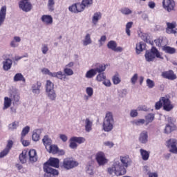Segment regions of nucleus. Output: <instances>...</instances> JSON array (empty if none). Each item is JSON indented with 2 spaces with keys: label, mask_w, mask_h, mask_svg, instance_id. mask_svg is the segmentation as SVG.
<instances>
[{
  "label": "nucleus",
  "mask_w": 177,
  "mask_h": 177,
  "mask_svg": "<svg viewBox=\"0 0 177 177\" xmlns=\"http://www.w3.org/2000/svg\"><path fill=\"white\" fill-rule=\"evenodd\" d=\"M59 160L56 158H50V160L44 164L43 169H44V177H55L59 175V171L52 168H59Z\"/></svg>",
  "instance_id": "nucleus-1"
},
{
  "label": "nucleus",
  "mask_w": 177,
  "mask_h": 177,
  "mask_svg": "<svg viewBox=\"0 0 177 177\" xmlns=\"http://www.w3.org/2000/svg\"><path fill=\"white\" fill-rule=\"evenodd\" d=\"M115 120L111 112H107L103 120L102 129L106 132L111 131L113 129Z\"/></svg>",
  "instance_id": "nucleus-2"
},
{
  "label": "nucleus",
  "mask_w": 177,
  "mask_h": 177,
  "mask_svg": "<svg viewBox=\"0 0 177 177\" xmlns=\"http://www.w3.org/2000/svg\"><path fill=\"white\" fill-rule=\"evenodd\" d=\"M79 162L75 160L73 158L67 157L64 158L62 161V168L66 169V171H69L70 169H73V168H76L78 167Z\"/></svg>",
  "instance_id": "nucleus-3"
},
{
  "label": "nucleus",
  "mask_w": 177,
  "mask_h": 177,
  "mask_svg": "<svg viewBox=\"0 0 177 177\" xmlns=\"http://www.w3.org/2000/svg\"><path fill=\"white\" fill-rule=\"evenodd\" d=\"M156 57L157 58L163 59V57L161 56L160 52L155 47H153L151 49V51H147L145 55V59L147 62L153 61Z\"/></svg>",
  "instance_id": "nucleus-4"
},
{
  "label": "nucleus",
  "mask_w": 177,
  "mask_h": 177,
  "mask_svg": "<svg viewBox=\"0 0 177 177\" xmlns=\"http://www.w3.org/2000/svg\"><path fill=\"white\" fill-rule=\"evenodd\" d=\"M86 139L83 137H76L73 136L69 139V147L70 149H77L78 144L84 143Z\"/></svg>",
  "instance_id": "nucleus-5"
},
{
  "label": "nucleus",
  "mask_w": 177,
  "mask_h": 177,
  "mask_svg": "<svg viewBox=\"0 0 177 177\" xmlns=\"http://www.w3.org/2000/svg\"><path fill=\"white\" fill-rule=\"evenodd\" d=\"M95 161L100 167H103L108 163L109 160L106 157V154L102 151H99L95 154Z\"/></svg>",
  "instance_id": "nucleus-6"
},
{
  "label": "nucleus",
  "mask_w": 177,
  "mask_h": 177,
  "mask_svg": "<svg viewBox=\"0 0 177 177\" xmlns=\"http://www.w3.org/2000/svg\"><path fill=\"white\" fill-rule=\"evenodd\" d=\"M162 103L163 109L166 111H170L174 108V105L171 103L169 97L167 95L160 97Z\"/></svg>",
  "instance_id": "nucleus-7"
},
{
  "label": "nucleus",
  "mask_w": 177,
  "mask_h": 177,
  "mask_svg": "<svg viewBox=\"0 0 177 177\" xmlns=\"http://www.w3.org/2000/svg\"><path fill=\"white\" fill-rule=\"evenodd\" d=\"M113 166L115 169L117 173V176H120L122 175H125L127 170L126 168L122 165L120 160H115L113 163Z\"/></svg>",
  "instance_id": "nucleus-8"
},
{
  "label": "nucleus",
  "mask_w": 177,
  "mask_h": 177,
  "mask_svg": "<svg viewBox=\"0 0 177 177\" xmlns=\"http://www.w3.org/2000/svg\"><path fill=\"white\" fill-rule=\"evenodd\" d=\"M176 6V3L174 0H163L162 7L167 12H170L174 10Z\"/></svg>",
  "instance_id": "nucleus-9"
},
{
  "label": "nucleus",
  "mask_w": 177,
  "mask_h": 177,
  "mask_svg": "<svg viewBox=\"0 0 177 177\" xmlns=\"http://www.w3.org/2000/svg\"><path fill=\"white\" fill-rule=\"evenodd\" d=\"M120 161L124 168H128L132 164V160L128 155L120 156Z\"/></svg>",
  "instance_id": "nucleus-10"
},
{
  "label": "nucleus",
  "mask_w": 177,
  "mask_h": 177,
  "mask_svg": "<svg viewBox=\"0 0 177 177\" xmlns=\"http://www.w3.org/2000/svg\"><path fill=\"white\" fill-rule=\"evenodd\" d=\"M107 48L115 51V52H122L123 51V48L118 46L117 42L115 41H110L107 43L106 45Z\"/></svg>",
  "instance_id": "nucleus-11"
},
{
  "label": "nucleus",
  "mask_w": 177,
  "mask_h": 177,
  "mask_svg": "<svg viewBox=\"0 0 177 177\" xmlns=\"http://www.w3.org/2000/svg\"><path fill=\"white\" fill-rule=\"evenodd\" d=\"M19 8H21L24 12H30L32 9V5L30 2L26 1H21L19 3Z\"/></svg>",
  "instance_id": "nucleus-12"
},
{
  "label": "nucleus",
  "mask_w": 177,
  "mask_h": 177,
  "mask_svg": "<svg viewBox=\"0 0 177 177\" xmlns=\"http://www.w3.org/2000/svg\"><path fill=\"white\" fill-rule=\"evenodd\" d=\"M101 12H95L91 17V24L92 26H97L99 21L102 19Z\"/></svg>",
  "instance_id": "nucleus-13"
},
{
  "label": "nucleus",
  "mask_w": 177,
  "mask_h": 177,
  "mask_svg": "<svg viewBox=\"0 0 177 177\" xmlns=\"http://www.w3.org/2000/svg\"><path fill=\"white\" fill-rule=\"evenodd\" d=\"M40 19H41V22H43V24L47 26H50L53 24V18L51 15H44L41 16V18H40Z\"/></svg>",
  "instance_id": "nucleus-14"
},
{
  "label": "nucleus",
  "mask_w": 177,
  "mask_h": 177,
  "mask_svg": "<svg viewBox=\"0 0 177 177\" xmlns=\"http://www.w3.org/2000/svg\"><path fill=\"white\" fill-rule=\"evenodd\" d=\"M42 84L41 82H37L32 85V93L35 95H39L41 93Z\"/></svg>",
  "instance_id": "nucleus-15"
},
{
  "label": "nucleus",
  "mask_w": 177,
  "mask_h": 177,
  "mask_svg": "<svg viewBox=\"0 0 177 177\" xmlns=\"http://www.w3.org/2000/svg\"><path fill=\"white\" fill-rule=\"evenodd\" d=\"M148 132L147 131H142L139 135L138 140L142 144H146L148 142Z\"/></svg>",
  "instance_id": "nucleus-16"
},
{
  "label": "nucleus",
  "mask_w": 177,
  "mask_h": 177,
  "mask_svg": "<svg viewBox=\"0 0 177 177\" xmlns=\"http://www.w3.org/2000/svg\"><path fill=\"white\" fill-rule=\"evenodd\" d=\"M21 42V38L20 37L14 36L11 41H10V46H11V48H17Z\"/></svg>",
  "instance_id": "nucleus-17"
},
{
  "label": "nucleus",
  "mask_w": 177,
  "mask_h": 177,
  "mask_svg": "<svg viewBox=\"0 0 177 177\" xmlns=\"http://www.w3.org/2000/svg\"><path fill=\"white\" fill-rule=\"evenodd\" d=\"M7 7L6 6L1 7L0 9V26L3 24L6 18Z\"/></svg>",
  "instance_id": "nucleus-18"
},
{
  "label": "nucleus",
  "mask_w": 177,
  "mask_h": 177,
  "mask_svg": "<svg viewBox=\"0 0 177 177\" xmlns=\"http://www.w3.org/2000/svg\"><path fill=\"white\" fill-rule=\"evenodd\" d=\"M162 76L164 78H167L170 80H174L176 79V75L172 71H165L162 73Z\"/></svg>",
  "instance_id": "nucleus-19"
},
{
  "label": "nucleus",
  "mask_w": 177,
  "mask_h": 177,
  "mask_svg": "<svg viewBox=\"0 0 177 177\" xmlns=\"http://www.w3.org/2000/svg\"><path fill=\"white\" fill-rule=\"evenodd\" d=\"M12 65V60L11 59H6L3 61V70L8 71H9Z\"/></svg>",
  "instance_id": "nucleus-20"
},
{
  "label": "nucleus",
  "mask_w": 177,
  "mask_h": 177,
  "mask_svg": "<svg viewBox=\"0 0 177 177\" xmlns=\"http://www.w3.org/2000/svg\"><path fill=\"white\" fill-rule=\"evenodd\" d=\"M37 160V151L35 149H30L29 151V161L30 162H36Z\"/></svg>",
  "instance_id": "nucleus-21"
},
{
  "label": "nucleus",
  "mask_w": 177,
  "mask_h": 177,
  "mask_svg": "<svg viewBox=\"0 0 177 177\" xmlns=\"http://www.w3.org/2000/svg\"><path fill=\"white\" fill-rule=\"evenodd\" d=\"M46 95L51 101H55L57 97L55 90L46 91Z\"/></svg>",
  "instance_id": "nucleus-22"
},
{
  "label": "nucleus",
  "mask_w": 177,
  "mask_h": 177,
  "mask_svg": "<svg viewBox=\"0 0 177 177\" xmlns=\"http://www.w3.org/2000/svg\"><path fill=\"white\" fill-rule=\"evenodd\" d=\"M93 121L89 118H86L84 120V128L86 132H90L92 131Z\"/></svg>",
  "instance_id": "nucleus-23"
},
{
  "label": "nucleus",
  "mask_w": 177,
  "mask_h": 177,
  "mask_svg": "<svg viewBox=\"0 0 177 177\" xmlns=\"http://www.w3.org/2000/svg\"><path fill=\"white\" fill-rule=\"evenodd\" d=\"M82 45L84 46H86L88 45L91 44L93 41L91 37V34H88V33L86 34V35L84 36V39H82Z\"/></svg>",
  "instance_id": "nucleus-24"
},
{
  "label": "nucleus",
  "mask_w": 177,
  "mask_h": 177,
  "mask_svg": "<svg viewBox=\"0 0 177 177\" xmlns=\"http://www.w3.org/2000/svg\"><path fill=\"white\" fill-rule=\"evenodd\" d=\"M58 147L55 145H50V146H46V150L51 154H57Z\"/></svg>",
  "instance_id": "nucleus-25"
},
{
  "label": "nucleus",
  "mask_w": 177,
  "mask_h": 177,
  "mask_svg": "<svg viewBox=\"0 0 177 177\" xmlns=\"http://www.w3.org/2000/svg\"><path fill=\"white\" fill-rule=\"evenodd\" d=\"M53 77H57L61 80L66 81V75L62 71L54 72L53 73Z\"/></svg>",
  "instance_id": "nucleus-26"
},
{
  "label": "nucleus",
  "mask_w": 177,
  "mask_h": 177,
  "mask_svg": "<svg viewBox=\"0 0 177 177\" xmlns=\"http://www.w3.org/2000/svg\"><path fill=\"white\" fill-rule=\"evenodd\" d=\"M145 48H146L145 44H143L142 42H139L136 44V54L138 55L140 54L141 52L145 49Z\"/></svg>",
  "instance_id": "nucleus-27"
},
{
  "label": "nucleus",
  "mask_w": 177,
  "mask_h": 177,
  "mask_svg": "<svg viewBox=\"0 0 177 177\" xmlns=\"http://www.w3.org/2000/svg\"><path fill=\"white\" fill-rule=\"evenodd\" d=\"M140 154L143 161H147L149 160L150 154L147 151L140 149Z\"/></svg>",
  "instance_id": "nucleus-28"
},
{
  "label": "nucleus",
  "mask_w": 177,
  "mask_h": 177,
  "mask_svg": "<svg viewBox=\"0 0 177 177\" xmlns=\"http://www.w3.org/2000/svg\"><path fill=\"white\" fill-rule=\"evenodd\" d=\"M145 125H148L149 123H151L154 120L155 115L153 113H149L145 116Z\"/></svg>",
  "instance_id": "nucleus-29"
},
{
  "label": "nucleus",
  "mask_w": 177,
  "mask_h": 177,
  "mask_svg": "<svg viewBox=\"0 0 177 177\" xmlns=\"http://www.w3.org/2000/svg\"><path fill=\"white\" fill-rule=\"evenodd\" d=\"M41 133V129H36L33 131V134L32 135V140H33V141L39 140Z\"/></svg>",
  "instance_id": "nucleus-30"
},
{
  "label": "nucleus",
  "mask_w": 177,
  "mask_h": 177,
  "mask_svg": "<svg viewBox=\"0 0 177 177\" xmlns=\"http://www.w3.org/2000/svg\"><path fill=\"white\" fill-rule=\"evenodd\" d=\"M120 12L122 15H123L124 16H129V15H131V14H133V10L129 8L128 7L122 8L120 10Z\"/></svg>",
  "instance_id": "nucleus-31"
},
{
  "label": "nucleus",
  "mask_w": 177,
  "mask_h": 177,
  "mask_svg": "<svg viewBox=\"0 0 177 177\" xmlns=\"http://www.w3.org/2000/svg\"><path fill=\"white\" fill-rule=\"evenodd\" d=\"M11 105H12V99L8 97H4V104L3 106V110H6L8 109L9 107H10Z\"/></svg>",
  "instance_id": "nucleus-32"
},
{
  "label": "nucleus",
  "mask_w": 177,
  "mask_h": 177,
  "mask_svg": "<svg viewBox=\"0 0 177 177\" xmlns=\"http://www.w3.org/2000/svg\"><path fill=\"white\" fill-rule=\"evenodd\" d=\"M176 129V125L167 124H166L165 128L164 129V133L168 134L171 133L172 131H174Z\"/></svg>",
  "instance_id": "nucleus-33"
},
{
  "label": "nucleus",
  "mask_w": 177,
  "mask_h": 177,
  "mask_svg": "<svg viewBox=\"0 0 177 177\" xmlns=\"http://www.w3.org/2000/svg\"><path fill=\"white\" fill-rule=\"evenodd\" d=\"M96 75L97 73L95 72V70L94 68H91L90 70L86 72L85 77L87 79H91Z\"/></svg>",
  "instance_id": "nucleus-34"
},
{
  "label": "nucleus",
  "mask_w": 177,
  "mask_h": 177,
  "mask_svg": "<svg viewBox=\"0 0 177 177\" xmlns=\"http://www.w3.org/2000/svg\"><path fill=\"white\" fill-rule=\"evenodd\" d=\"M12 96V103L14 104H17L20 100V96L17 91L12 92V94H11Z\"/></svg>",
  "instance_id": "nucleus-35"
},
{
  "label": "nucleus",
  "mask_w": 177,
  "mask_h": 177,
  "mask_svg": "<svg viewBox=\"0 0 177 177\" xmlns=\"http://www.w3.org/2000/svg\"><path fill=\"white\" fill-rule=\"evenodd\" d=\"M106 68V65L104 64H97V66L93 68L97 73H102V72L105 71Z\"/></svg>",
  "instance_id": "nucleus-36"
},
{
  "label": "nucleus",
  "mask_w": 177,
  "mask_h": 177,
  "mask_svg": "<svg viewBox=\"0 0 177 177\" xmlns=\"http://www.w3.org/2000/svg\"><path fill=\"white\" fill-rule=\"evenodd\" d=\"M162 50L168 54H174L176 53V48L169 47L168 46H165L162 47Z\"/></svg>",
  "instance_id": "nucleus-37"
},
{
  "label": "nucleus",
  "mask_w": 177,
  "mask_h": 177,
  "mask_svg": "<svg viewBox=\"0 0 177 177\" xmlns=\"http://www.w3.org/2000/svg\"><path fill=\"white\" fill-rule=\"evenodd\" d=\"M177 145V140L176 139H169V140L167 141L166 142V146L169 149L175 147Z\"/></svg>",
  "instance_id": "nucleus-38"
},
{
  "label": "nucleus",
  "mask_w": 177,
  "mask_h": 177,
  "mask_svg": "<svg viewBox=\"0 0 177 177\" xmlns=\"http://www.w3.org/2000/svg\"><path fill=\"white\" fill-rule=\"evenodd\" d=\"M55 90V84L50 80L46 82V92Z\"/></svg>",
  "instance_id": "nucleus-39"
},
{
  "label": "nucleus",
  "mask_w": 177,
  "mask_h": 177,
  "mask_svg": "<svg viewBox=\"0 0 177 177\" xmlns=\"http://www.w3.org/2000/svg\"><path fill=\"white\" fill-rule=\"evenodd\" d=\"M19 126V121H14L12 123H10L8 124V130L10 131H14L16 130Z\"/></svg>",
  "instance_id": "nucleus-40"
},
{
  "label": "nucleus",
  "mask_w": 177,
  "mask_h": 177,
  "mask_svg": "<svg viewBox=\"0 0 177 177\" xmlns=\"http://www.w3.org/2000/svg\"><path fill=\"white\" fill-rule=\"evenodd\" d=\"M111 80L114 85L120 84L121 82V78L120 77V75L116 73L112 77Z\"/></svg>",
  "instance_id": "nucleus-41"
},
{
  "label": "nucleus",
  "mask_w": 177,
  "mask_h": 177,
  "mask_svg": "<svg viewBox=\"0 0 177 177\" xmlns=\"http://www.w3.org/2000/svg\"><path fill=\"white\" fill-rule=\"evenodd\" d=\"M42 140L43 144H44V146H46V149L47 146L49 147L52 145V140L48 136H45Z\"/></svg>",
  "instance_id": "nucleus-42"
},
{
  "label": "nucleus",
  "mask_w": 177,
  "mask_h": 177,
  "mask_svg": "<svg viewBox=\"0 0 177 177\" xmlns=\"http://www.w3.org/2000/svg\"><path fill=\"white\" fill-rule=\"evenodd\" d=\"M107 173L109 174V175H111V176H115V175L116 176H118V173L116 172V170L114 168L113 165H112L111 167H109L107 169Z\"/></svg>",
  "instance_id": "nucleus-43"
},
{
  "label": "nucleus",
  "mask_w": 177,
  "mask_h": 177,
  "mask_svg": "<svg viewBox=\"0 0 177 177\" xmlns=\"http://www.w3.org/2000/svg\"><path fill=\"white\" fill-rule=\"evenodd\" d=\"M106 78L104 73H98L95 77L97 82H103Z\"/></svg>",
  "instance_id": "nucleus-44"
},
{
  "label": "nucleus",
  "mask_w": 177,
  "mask_h": 177,
  "mask_svg": "<svg viewBox=\"0 0 177 177\" xmlns=\"http://www.w3.org/2000/svg\"><path fill=\"white\" fill-rule=\"evenodd\" d=\"M75 6H76L77 13L84 11L86 8L85 6L82 3V2L75 3Z\"/></svg>",
  "instance_id": "nucleus-45"
},
{
  "label": "nucleus",
  "mask_w": 177,
  "mask_h": 177,
  "mask_svg": "<svg viewBox=\"0 0 177 177\" xmlns=\"http://www.w3.org/2000/svg\"><path fill=\"white\" fill-rule=\"evenodd\" d=\"M133 25V21H129L126 24L125 32L128 36H131V30L130 28H132Z\"/></svg>",
  "instance_id": "nucleus-46"
},
{
  "label": "nucleus",
  "mask_w": 177,
  "mask_h": 177,
  "mask_svg": "<svg viewBox=\"0 0 177 177\" xmlns=\"http://www.w3.org/2000/svg\"><path fill=\"white\" fill-rule=\"evenodd\" d=\"M14 81L15 82H18V81L25 82L26 80L21 73H17V74H15V76H14Z\"/></svg>",
  "instance_id": "nucleus-47"
},
{
  "label": "nucleus",
  "mask_w": 177,
  "mask_h": 177,
  "mask_svg": "<svg viewBox=\"0 0 177 177\" xmlns=\"http://www.w3.org/2000/svg\"><path fill=\"white\" fill-rule=\"evenodd\" d=\"M145 123V120L144 119H138L132 121V124L134 126H142Z\"/></svg>",
  "instance_id": "nucleus-48"
},
{
  "label": "nucleus",
  "mask_w": 177,
  "mask_h": 177,
  "mask_svg": "<svg viewBox=\"0 0 177 177\" xmlns=\"http://www.w3.org/2000/svg\"><path fill=\"white\" fill-rule=\"evenodd\" d=\"M55 0H48V2L47 3V6L48 7V10L50 11H53L55 10Z\"/></svg>",
  "instance_id": "nucleus-49"
},
{
  "label": "nucleus",
  "mask_w": 177,
  "mask_h": 177,
  "mask_svg": "<svg viewBox=\"0 0 177 177\" xmlns=\"http://www.w3.org/2000/svg\"><path fill=\"white\" fill-rule=\"evenodd\" d=\"M30 127L26 126L22 129V132H21V138H24L30 131Z\"/></svg>",
  "instance_id": "nucleus-50"
},
{
  "label": "nucleus",
  "mask_w": 177,
  "mask_h": 177,
  "mask_svg": "<svg viewBox=\"0 0 177 177\" xmlns=\"http://www.w3.org/2000/svg\"><path fill=\"white\" fill-rule=\"evenodd\" d=\"M64 74H65L66 76V75L71 76L74 74V72L71 68H66V67L64 68Z\"/></svg>",
  "instance_id": "nucleus-51"
},
{
  "label": "nucleus",
  "mask_w": 177,
  "mask_h": 177,
  "mask_svg": "<svg viewBox=\"0 0 177 177\" xmlns=\"http://www.w3.org/2000/svg\"><path fill=\"white\" fill-rule=\"evenodd\" d=\"M48 50H49V48L48 44H41V53H43V55H46Z\"/></svg>",
  "instance_id": "nucleus-52"
},
{
  "label": "nucleus",
  "mask_w": 177,
  "mask_h": 177,
  "mask_svg": "<svg viewBox=\"0 0 177 177\" xmlns=\"http://www.w3.org/2000/svg\"><path fill=\"white\" fill-rule=\"evenodd\" d=\"M82 3L86 8H89L93 5V0H82Z\"/></svg>",
  "instance_id": "nucleus-53"
},
{
  "label": "nucleus",
  "mask_w": 177,
  "mask_h": 177,
  "mask_svg": "<svg viewBox=\"0 0 177 177\" xmlns=\"http://www.w3.org/2000/svg\"><path fill=\"white\" fill-rule=\"evenodd\" d=\"M147 86L149 88H153L155 86L154 81L151 80V79H147L146 80Z\"/></svg>",
  "instance_id": "nucleus-54"
},
{
  "label": "nucleus",
  "mask_w": 177,
  "mask_h": 177,
  "mask_svg": "<svg viewBox=\"0 0 177 177\" xmlns=\"http://www.w3.org/2000/svg\"><path fill=\"white\" fill-rule=\"evenodd\" d=\"M138 74L135 73L131 77L130 81L132 85H135L138 81Z\"/></svg>",
  "instance_id": "nucleus-55"
},
{
  "label": "nucleus",
  "mask_w": 177,
  "mask_h": 177,
  "mask_svg": "<svg viewBox=\"0 0 177 177\" xmlns=\"http://www.w3.org/2000/svg\"><path fill=\"white\" fill-rule=\"evenodd\" d=\"M86 172L88 175H94L93 167L91 165L86 167Z\"/></svg>",
  "instance_id": "nucleus-56"
},
{
  "label": "nucleus",
  "mask_w": 177,
  "mask_h": 177,
  "mask_svg": "<svg viewBox=\"0 0 177 177\" xmlns=\"http://www.w3.org/2000/svg\"><path fill=\"white\" fill-rule=\"evenodd\" d=\"M41 73L44 75H48L50 77H53V73L50 72V71L46 68L41 69Z\"/></svg>",
  "instance_id": "nucleus-57"
},
{
  "label": "nucleus",
  "mask_w": 177,
  "mask_h": 177,
  "mask_svg": "<svg viewBox=\"0 0 177 177\" xmlns=\"http://www.w3.org/2000/svg\"><path fill=\"white\" fill-rule=\"evenodd\" d=\"M68 10H69L70 12H71L72 13H78L75 3L71 5V6H69V7H68Z\"/></svg>",
  "instance_id": "nucleus-58"
},
{
  "label": "nucleus",
  "mask_w": 177,
  "mask_h": 177,
  "mask_svg": "<svg viewBox=\"0 0 177 177\" xmlns=\"http://www.w3.org/2000/svg\"><path fill=\"white\" fill-rule=\"evenodd\" d=\"M102 84L106 87H110L112 86L111 80L106 78L102 81Z\"/></svg>",
  "instance_id": "nucleus-59"
},
{
  "label": "nucleus",
  "mask_w": 177,
  "mask_h": 177,
  "mask_svg": "<svg viewBox=\"0 0 177 177\" xmlns=\"http://www.w3.org/2000/svg\"><path fill=\"white\" fill-rule=\"evenodd\" d=\"M103 145L107 147L109 149H112L115 144L112 141H105L103 142Z\"/></svg>",
  "instance_id": "nucleus-60"
},
{
  "label": "nucleus",
  "mask_w": 177,
  "mask_h": 177,
  "mask_svg": "<svg viewBox=\"0 0 177 177\" xmlns=\"http://www.w3.org/2000/svg\"><path fill=\"white\" fill-rule=\"evenodd\" d=\"M86 93L88 95L92 97L93 95V88L91 87H87L86 88Z\"/></svg>",
  "instance_id": "nucleus-61"
},
{
  "label": "nucleus",
  "mask_w": 177,
  "mask_h": 177,
  "mask_svg": "<svg viewBox=\"0 0 177 177\" xmlns=\"http://www.w3.org/2000/svg\"><path fill=\"white\" fill-rule=\"evenodd\" d=\"M8 153H10V151L8 149H4L3 151L0 152V158H3V157H6V156H8Z\"/></svg>",
  "instance_id": "nucleus-62"
},
{
  "label": "nucleus",
  "mask_w": 177,
  "mask_h": 177,
  "mask_svg": "<svg viewBox=\"0 0 177 177\" xmlns=\"http://www.w3.org/2000/svg\"><path fill=\"white\" fill-rule=\"evenodd\" d=\"M14 142L11 140H9L8 141H7V146H6V149H7V150H9L10 151L12 146H13Z\"/></svg>",
  "instance_id": "nucleus-63"
},
{
  "label": "nucleus",
  "mask_w": 177,
  "mask_h": 177,
  "mask_svg": "<svg viewBox=\"0 0 177 177\" xmlns=\"http://www.w3.org/2000/svg\"><path fill=\"white\" fill-rule=\"evenodd\" d=\"M19 161H21V162H22V164H24L26 161V153H24V152H22V153H21L19 155Z\"/></svg>",
  "instance_id": "nucleus-64"
}]
</instances>
